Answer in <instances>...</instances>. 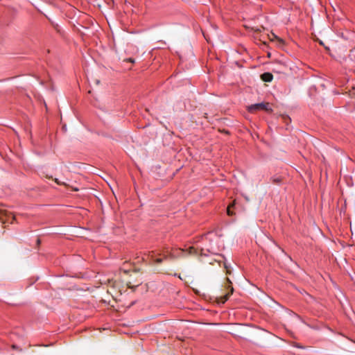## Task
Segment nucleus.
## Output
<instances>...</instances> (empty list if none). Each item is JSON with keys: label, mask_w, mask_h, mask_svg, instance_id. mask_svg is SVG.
Returning <instances> with one entry per match:
<instances>
[{"label": "nucleus", "mask_w": 355, "mask_h": 355, "mask_svg": "<svg viewBox=\"0 0 355 355\" xmlns=\"http://www.w3.org/2000/svg\"><path fill=\"white\" fill-rule=\"evenodd\" d=\"M282 119L284 121V123L286 124V125H288V124L291 122V119L288 115H284L282 116Z\"/></svg>", "instance_id": "423d86ee"}, {"label": "nucleus", "mask_w": 355, "mask_h": 355, "mask_svg": "<svg viewBox=\"0 0 355 355\" xmlns=\"http://www.w3.org/2000/svg\"><path fill=\"white\" fill-rule=\"evenodd\" d=\"M204 251H205V249H204V248H202V250H201V255H207V254L204 252Z\"/></svg>", "instance_id": "ddd939ff"}, {"label": "nucleus", "mask_w": 355, "mask_h": 355, "mask_svg": "<svg viewBox=\"0 0 355 355\" xmlns=\"http://www.w3.org/2000/svg\"><path fill=\"white\" fill-rule=\"evenodd\" d=\"M259 110H265L268 112H271L272 111V110L268 106V104L264 102L252 104L248 107V111L250 112H254Z\"/></svg>", "instance_id": "f257e3e1"}, {"label": "nucleus", "mask_w": 355, "mask_h": 355, "mask_svg": "<svg viewBox=\"0 0 355 355\" xmlns=\"http://www.w3.org/2000/svg\"><path fill=\"white\" fill-rule=\"evenodd\" d=\"M213 236V234H211V233L207 234L205 236V241H209L211 242V241H212V239H211V236Z\"/></svg>", "instance_id": "1a4fd4ad"}, {"label": "nucleus", "mask_w": 355, "mask_h": 355, "mask_svg": "<svg viewBox=\"0 0 355 355\" xmlns=\"http://www.w3.org/2000/svg\"><path fill=\"white\" fill-rule=\"evenodd\" d=\"M320 86H321L322 87H323V88H324V87H325L324 83L320 84Z\"/></svg>", "instance_id": "2eb2a0df"}, {"label": "nucleus", "mask_w": 355, "mask_h": 355, "mask_svg": "<svg viewBox=\"0 0 355 355\" xmlns=\"http://www.w3.org/2000/svg\"><path fill=\"white\" fill-rule=\"evenodd\" d=\"M210 245H211L210 248H207L206 250L207 252L214 254L216 249L212 246L211 243Z\"/></svg>", "instance_id": "9d476101"}, {"label": "nucleus", "mask_w": 355, "mask_h": 355, "mask_svg": "<svg viewBox=\"0 0 355 355\" xmlns=\"http://www.w3.org/2000/svg\"><path fill=\"white\" fill-rule=\"evenodd\" d=\"M225 269L227 270V273H230V264H227V263H225Z\"/></svg>", "instance_id": "9b49d317"}, {"label": "nucleus", "mask_w": 355, "mask_h": 355, "mask_svg": "<svg viewBox=\"0 0 355 355\" xmlns=\"http://www.w3.org/2000/svg\"><path fill=\"white\" fill-rule=\"evenodd\" d=\"M296 347H298V348H303L302 346H300L299 345H296Z\"/></svg>", "instance_id": "dca6fc26"}, {"label": "nucleus", "mask_w": 355, "mask_h": 355, "mask_svg": "<svg viewBox=\"0 0 355 355\" xmlns=\"http://www.w3.org/2000/svg\"><path fill=\"white\" fill-rule=\"evenodd\" d=\"M339 35L345 40H348L349 39V33H341Z\"/></svg>", "instance_id": "6e6552de"}, {"label": "nucleus", "mask_w": 355, "mask_h": 355, "mask_svg": "<svg viewBox=\"0 0 355 355\" xmlns=\"http://www.w3.org/2000/svg\"><path fill=\"white\" fill-rule=\"evenodd\" d=\"M226 281H227V292L225 295H221V296L218 297V302L219 304H225L228 300V299L230 298V295L234 292V288H233V287L232 286V282H231L230 279L229 278H226Z\"/></svg>", "instance_id": "f03ea898"}, {"label": "nucleus", "mask_w": 355, "mask_h": 355, "mask_svg": "<svg viewBox=\"0 0 355 355\" xmlns=\"http://www.w3.org/2000/svg\"><path fill=\"white\" fill-rule=\"evenodd\" d=\"M273 76L270 72H266L262 75V80L265 82L270 83L272 80Z\"/></svg>", "instance_id": "7ed1b4c3"}, {"label": "nucleus", "mask_w": 355, "mask_h": 355, "mask_svg": "<svg viewBox=\"0 0 355 355\" xmlns=\"http://www.w3.org/2000/svg\"><path fill=\"white\" fill-rule=\"evenodd\" d=\"M156 256H157V254L155 252H153L150 255L152 261L156 263H161L163 261V259L157 257Z\"/></svg>", "instance_id": "20e7f679"}, {"label": "nucleus", "mask_w": 355, "mask_h": 355, "mask_svg": "<svg viewBox=\"0 0 355 355\" xmlns=\"http://www.w3.org/2000/svg\"><path fill=\"white\" fill-rule=\"evenodd\" d=\"M164 259H167L168 257L175 258L177 256L174 253L168 252L167 251V254H164Z\"/></svg>", "instance_id": "0eeeda50"}, {"label": "nucleus", "mask_w": 355, "mask_h": 355, "mask_svg": "<svg viewBox=\"0 0 355 355\" xmlns=\"http://www.w3.org/2000/svg\"><path fill=\"white\" fill-rule=\"evenodd\" d=\"M12 348L14 349H18V347L16 345H13L12 346Z\"/></svg>", "instance_id": "4468645a"}, {"label": "nucleus", "mask_w": 355, "mask_h": 355, "mask_svg": "<svg viewBox=\"0 0 355 355\" xmlns=\"http://www.w3.org/2000/svg\"><path fill=\"white\" fill-rule=\"evenodd\" d=\"M128 62H132V63L135 62L134 59H132V58H128Z\"/></svg>", "instance_id": "f8f14e48"}, {"label": "nucleus", "mask_w": 355, "mask_h": 355, "mask_svg": "<svg viewBox=\"0 0 355 355\" xmlns=\"http://www.w3.org/2000/svg\"><path fill=\"white\" fill-rule=\"evenodd\" d=\"M270 180L271 182L275 184H277V185H279L282 184V179L281 177L279 176H272L270 178Z\"/></svg>", "instance_id": "39448f33"}]
</instances>
